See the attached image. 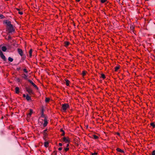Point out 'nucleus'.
<instances>
[{
	"label": "nucleus",
	"mask_w": 155,
	"mask_h": 155,
	"mask_svg": "<svg viewBox=\"0 0 155 155\" xmlns=\"http://www.w3.org/2000/svg\"><path fill=\"white\" fill-rule=\"evenodd\" d=\"M69 106L68 104H62L61 110L63 112H66L67 108H69Z\"/></svg>",
	"instance_id": "obj_1"
},
{
	"label": "nucleus",
	"mask_w": 155,
	"mask_h": 155,
	"mask_svg": "<svg viewBox=\"0 0 155 155\" xmlns=\"http://www.w3.org/2000/svg\"><path fill=\"white\" fill-rule=\"evenodd\" d=\"M3 23L6 25L10 28H12L13 26L11 24V22L8 20H5L4 21Z\"/></svg>",
	"instance_id": "obj_2"
},
{
	"label": "nucleus",
	"mask_w": 155,
	"mask_h": 155,
	"mask_svg": "<svg viewBox=\"0 0 155 155\" xmlns=\"http://www.w3.org/2000/svg\"><path fill=\"white\" fill-rule=\"evenodd\" d=\"M8 32L9 34V35L8 37V39H11V37L10 36V34L15 33V30H8Z\"/></svg>",
	"instance_id": "obj_3"
},
{
	"label": "nucleus",
	"mask_w": 155,
	"mask_h": 155,
	"mask_svg": "<svg viewBox=\"0 0 155 155\" xmlns=\"http://www.w3.org/2000/svg\"><path fill=\"white\" fill-rule=\"evenodd\" d=\"M25 89L26 91L30 94H33L32 89L30 87H26Z\"/></svg>",
	"instance_id": "obj_4"
},
{
	"label": "nucleus",
	"mask_w": 155,
	"mask_h": 155,
	"mask_svg": "<svg viewBox=\"0 0 155 155\" xmlns=\"http://www.w3.org/2000/svg\"><path fill=\"white\" fill-rule=\"evenodd\" d=\"M62 139L63 141L66 143H69L70 142V140L68 137H63L62 138Z\"/></svg>",
	"instance_id": "obj_5"
},
{
	"label": "nucleus",
	"mask_w": 155,
	"mask_h": 155,
	"mask_svg": "<svg viewBox=\"0 0 155 155\" xmlns=\"http://www.w3.org/2000/svg\"><path fill=\"white\" fill-rule=\"evenodd\" d=\"M48 130L47 129H45L44 130L42 133L44 135L43 138L45 139L48 136V134L46 133V132Z\"/></svg>",
	"instance_id": "obj_6"
},
{
	"label": "nucleus",
	"mask_w": 155,
	"mask_h": 155,
	"mask_svg": "<svg viewBox=\"0 0 155 155\" xmlns=\"http://www.w3.org/2000/svg\"><path fill=\"white\" fill-rule=\"evenodd\" d=\"M28 81L30 82L38 90V89L37 86L31 81L29 79L28 80Z\"/></svg>",
	"instance_id": "obj_7"
},
{
	"label": "nucleus",
	"mask_w": 155,
	"mask_h": 155,
	"mask_svg": "<svg viewBox=\"0 0 155 155\" xmlns=\"http://www.w3.org/2000/svg\"><path fill=\"white\" fill-rule=\"evenodd\" d=\"M18 51L20 56H22L23 55V52L21 49L20 48H18Z\"/></svg>",
	"instance_id": "obj_8"
},
{
	"label": "nucleus",
	"mask_w": 155,
	"mask_h": 155,
	"mask_svg": "<svg viewBox=\"0 0 155 155\" xmlns=\"http://www.w3.org/2000/svg\"><path fill=\"white\" fill-rule=\"evenodd\" d=\"M44 121V123L43 124V126L44 127H45L47 125V124H48V123L47 119L46 118H45Z\"/></svg>",
	"instance_id": "obj_9"
},
{
	"label": "nucleus",
	"mask_w": 155,
	"mask_h": 155,
	"mask_svg": "<svg viewBox=\"0 0 155 155\" xmlns=\"http://www.w3.org/2000/svg\"><path fill=\"white\" fill-rule=\"evenodd\" d=\"M22 77L25 80H27L28 81V79L27 78L28 76L26 75L25 74H23L22 75Z\"/></svg>",
	"instance_id": "obj_10"
},
{
	"label": "nucleus",
	"mask_w": 155,
	"mask_h": 155,
	"mask_svg": "<svg viewBox=\"0 0 155 155\" xmlns=\"http://www.w3.org/2000/svg\"><path fill=\"white\" fill-rule=\"evenodd\" d=\"M32 112H33V111H32V110L30 109V112L27 114V117H30L31 116Z\"/></svg>",
	"instance_id": "obj_11"
},
{
	"label": "nucleus",
	"mask_w": 155,
	"mask_h": 155,
	"mask_svg": "<svg viewBox=\"0 0 155 155\" xmlns=\"http://www.w3.org/2000/svg\"><path fill=\"white\" fill-rule=\"evenodd\" d=\"M128 31H127L128 32H130L133 34V33L134 34H135V30H128Z\"/></svg>",
	"instance_id": "obj_12"
},
{
	"label": "nucleus",
	"mask_w": 155,
	"mask_h": 155,
	"mask_svg": "<svg viewBox=\"0 0 155 155\" xmlns=\"http://www.w3.org/2000/svg\"><path fill=\"white\" fill-rule=\"evenodd\" d=\"M15 93L16 94H18L19 93V88L18 87H16L15 88Z\"/></svg>",
	"instance_id": "obj_13"
},
{
	"label": "nucleus",
	"mask_w": 155,
	"mask_h": 155,
	"mask_svg": "<svg viewBox=\"0 0 155 155\" xmlns=\"http://www.w3.org/2000/svg\"><path fill=\"white\" fill-rule=\"evenodd\" d=\"M65 84H66L67 86H68L69 85V83H70V81L67 80V79H65Z\"/></svg>",
	"instance_id": "obj_14"
},
{
	"label": "nucleus",
	"mask_w": 155,
	"mask_h": 155,
	"mask_svg": "<svg viewBox=\"0 0 155 155\" xmlns=\"http://www.w3.org/2000/svg\"><path fill=\"white\" fill-rule=\"evenodd\" d=\"M69 44V42L65 41L64 42V46L66 47H67Z\"/></svg>",
	"instance_id": "obj_15"
},
{
	"label": "nucleus",
	"mask_w": 155,
	"mask_h": 155,
	"mask_svg": "<svg viewBox=\"0 0 155 155\" xmlns=\"http://www.w3.org/2000/svg\"><path fill=\"white\" fill-rule=\"evenodd\" d=\"M0 57L2 58L3 59L4 61H5L6 60V58L5 55L3 54L2 55L0 56Z\"/></svg>",
	"instance_id": "obj_16"
},
{
	"label": "nucleus",
	"mask_w": 155,
	"mask_h": 155,
	"mask_svg": "<svg viewBox=\"0 0 155 155\" xmlns=\"http://www.w3.org/2000/svg\"><path fill=\"white\" fill-rule=\"evenodd\" d=\"M26 100L28 101H29L30 100H31V97L30 96H29L28 94H27L26 95Z\"/></svg>",
	"instance_id": "obj_17"
},
{
	"label": "nucleus",
	"mask_w": 155,
	"mask_h": 155,
	"mask_svg": "<svg viewBox=\"0 0 155 155\" xmlns=\"http://www.w3.org/2000/svg\"><path fill=\"white\" fill-rule=\"evenodd\" d=\"M117 151L123 153H124V152L123 150H121L119 148H117Z\"/></svg>",
	"instance_id": "obj_18"
},
{
	"label": "nucleus",
	"mask_w": 155,
	"mask_h": 155,
	"mask_svg": "<svg viewBox=\"0 0 155 155\" xmlns=\"http://www.w3.org/2000/svg\"><path fill=\"white\" fill-rule=\"evenodd\" d=\"M7 50V48L5 46H3L2 47V50L3 51L5 52Z\"/></svg>",
	"instance_id": "obj_19"
},
{
	"label": "nucleus",
	"mask_w": 155,
	"mask_h": 155,
	"mask_svg": "<svg viewBox=\"0 0 155 155\" xmlns=\"http://www.w3.org/2000/svg\"><path fill=\"white\" fill-rule=\"evenodd\" d=\"M49 143L48 142H45L44 143V146L45 147H48V146Z\"/></svg>",
	"instance_id": "obj_20"
},
{
	"label": "nucleus",
	"mask_w": 155,
	"mask_h": 155,
	"mask_svg": "<svg viewBox=\"0 0 155 155\" xmlns=\"http://www.w3.org/2000/svg\"><path fill=\"white\" fill-rule=\"evenodd\" d=\"M41 117H43V118H46L45 116V115L44 114V112H43V110H42V111H41Z\"/></svg>",
	"instance_id": "obj_21"
},
{
	"label": "nucleus",
	"mask_w": 155,
	"mask_h": 155,
	"mask_svg": "<svg viewBox=\"0 0 155 155\" xmlns=\"http://www.w3.org/2000/svg\"><path fill=\"white\" fill-rule=\"evenodd\" d=\"M60 131L61 132H63V133L61 134V135L62 136H64L65 134V132L64 130L62 129H61Z\"/></svg>",
	"instance_id": "obj_22"
},
{
	"label": "nucleus",
	"mask_w": 155,
	"mask_h": 155,
	"mask_svg": "<svg viewBox=\"0 0 155 155\" xmlns=\"http://www.w3.org/2000/svg\"><path fill=\"white\" fill-rule=\"evenodd\" d=\"M101 76L100 77L103 79H104L105 78V75L103 74H101Z\"/></svg>",
	"instance_id": "obj_23"
},
{
	"label": "nucleus",
	"mask_w": 155,
	"mask_h": 155,
	"mask_svg": "<svg viewBox=\"0 0 155 155\" xmlns=\"http://www.w3.org/2000/svg\"><path fill=\"white\" fill-rule=\"evenodd\" d=\"M16 81L20 83L21 82V80L19 78H15Z\"/></svg>",
	"instance_id": "obj_24"
},
{
	"label": "nucleus",
	"mask_w": 155,
	"mask_h": 155,
	"mask_svg": "<svg viewBox=\"0 0 155 155\" xmlns=\"http://www.w3.org/2000/svg\"><path fill=\"white\" fill-rule=\"evenodd\" d=\"M150 125L152 126L153 128H155V124L154 123L152 122L150 124Z\"/></svg>",
	"instance_id": "obj_25"
},
{
	"label": "nucleus",
	"mask_w": 155,
	"mask_h": 155,
	"mask_svg": "<svg viewBox=\"0 0 155 155\" xmlns=\"http://www.w3.org/2000/svg\"><path fill=\"white\" fill-rule=\"evenodd\" d=\"M50 100V99L48 97H46L45 101L46 102H49Z\"/></svg>",
	"instance_id": "obj_26"
},
{
	"label": "nucleus",
	"mask_w": 155,
	"mask_h": 155,
	"mask_svg": "<svg viewBox=\"0 0 155 155\" xmlns=\"http://www.w3.org/2000/svg\"><path fill=\"white\" fill-rule=\"evenodd\" d=\"M32 49H31L29 51V55L30 57H31L32 56Z\"/></svg>",
	"instance_id": "obj_27"
},
{
	"label": "nucleus",
	"mask_w": 155,
	"mask_h": 155,
	"mask_svg": "<svg viewBox=\"0 0 155 155\" xmlns=\"http://www.w3.org/2000/svg\"><path fill=\"white\" fill-rule=\"evenodd\" d=\"M8 61L10 62H12L13 60V59L12 58H11V57H9L8 58Z\"/></svg>",
	"instance_id": "obj_28"
},
{
	"label": "nucleus",
	"mask_w": 155,
	"mask_h": 155,
	"mask_svg": "<svg viewBox=\"0 0 155 155\" xmlns=\"http://www.w3.org/2000/svg\"><path fill=\"white\" fill-rule=\"evenodd\" d=\"M120 68L119 66H116L115 68V71H117Z\"/></svg>",
	"instance_id": "obj_29"
},
{
	"label": "nucleus",
	"mask_w": 155,
	"mask_h": 155,
	"mask_svg": "<svg viewBox=\"0 0 155 155\" xmlns=\"http://www.w3.org/2000/svg\"><path fill=\"white\" fill-rule=\"evenodd\" d=\"M5 18V16L2 15L0 14V18L2 19Z\"/></svg>",
	"instance_id": "obj_30"
},
{
	"label": "nucleus",
	"mask_w": 155,
	"mask_h": 155,
	"mask_svg": "<svg viewBox=\"0 0 155 155\" xmlns=\"http://www.w3.org/2000/svg\"><path fill=\"white\" fill-rule=\"evenodd\" d=\"M93 137H94V138L95 139H97L98 138V137L96 135H94Z\"/></svg>",
	"instance_id": "obj_31"
},
{
	"label": "nucleus",
	"mask_w": 155,
	"mask_h": 155,
	"mask_svg": "<svg viewBox=\"0 0 155 155\" xmlns=\"http://www.w3.org/2000/svg\"><path fill=\"white\" fill-rule=\"evenodd\" d=\"M83 76H84L86 74V71H83L82 73Z\"/></svg>",
	"instance_id": "obj_32"
},
{
	"label": "nucleus",
	"mask_w": 155,
	"mask_h": 155,
	"mask_svg": "<svg viewBox=\"0 0 155 155\" xmlns=\"http://www.w3.org/2000/svg\"><path fill=\"white\" fill-rule=\"evenodd\" d=\"M150 155H155V150H153L151 154Z\"/></svg>",
	"instance_id": "obj_33"
},
{
	"label": "nucleus",
	"mask_w": 155,
	"mask_h": 155,
	"mask_svg": "<svg viewBox=\"0 0 155 155\" xmlns=\"http://www.w3.org/2000/svg\"><path fill=\"white\" fill-rule=\"evenodd\" d=\"M107 1V0H101V2L102 3H104L106 2Z\"/></svg>",
	"instance_id": "obj_34"
},
{
	"label": "nucleus",
	"mask_w": 155,
	"mask_h": 155,
	"mask_svg": "<svg viewBox=\"0 0 155 155\" xmlns=\"http://www.w3.org/2000/svg\"><path fill=\"white\" fill-rule=\"evenodd\" d=\"M23 71L24 72H25L26 73H28V71H27V69L25 68H24L23 69Z\"/></svg>",
	"instance_id": "obj_35"
},
{
	"label": "nucleus",
	"mask_w": 155,
	"mask_h": 155,
	"mask_svg": "<svg viewBox=\"0 0 155 155\" xmlns=\"http://www.w3.org/2000/svg\"><path fill=\"white\" fill-rule=\"evenodd\" d=\"M69 148H64V150L66 152L67 151L69 150Z\"/></svg>",
	"instance_id": "obj_36"
},
{
	"label": "nucleus",
	"mask_w": 155,
	"mask_h": 155,
	"mask_svg": "<svg viewBox=\"0 0 155 155\" xmlns=\"http://www.w3.org/2000/svg\"><path fill=\"white\" fill-rule=\"evenodd\" d=\"M97 153L96 152H94V153H92L91 155H96L97 154Z\"/></svg>",
	"instance_id": "obj_37"
},
{
	"label": "nucleus",
	"mask_w": 155,
	"mask_h": 155,
	"mask_svg": "<svg viewBox=\"0 0 155 155\" xmlns=\"http://www.w3.org/2000/svg\"><path fill=\"white\" fill-rule=\"evenodd\" d=\"M3 54L2 51L1 50H0V56L2 55Z\"/></svg>",
	"instance_id": "obj_38"
},
{
	"label": "nucleus",
	"mask_w": 155,
	"mask_h": 155,
	"mask_svg": "<svg viewBox=\"0 0 155 155\" xmlns=\"http://www.w3.org/2000/svg\"><path fill=\"white\" fill-rule=\"evenodd\" d=\"M18 13H19V14H20L21 15H22L23 14V13L22 12H19V11L18 12Z\"/></svg>",
	"instance_id": "obj_39"
},
{
	"label": "nucleus",
	"mask_w": 155,
	"mask_h": 155,
	"mask_svg": "<svg viewBox=\"0 0 155 155\" xmlns=\"http://www.w3.org/2000/svg\"><path fill=\"white\" fill-rule=\"evenodd\" d=\"M53 154L54 155H56V151H54L53 152Z\"/></svg>",
	"instance_id": "obj_40"
},
{
	"label": "nucleus",
	"mask_w": 155,
	"mask_h": 155,
	"mask_svg": "<svg viewBox=\"0 0 155 155\" xmlns=\"http://www.w3.org/2000/svg\"><path fill=\"white\" fill-rule=\"evenodd\" d=\"M62 147H60L58 148V150H60V151L61 150H62Z\"/></svg>",
	"instance_id": "obj_41"
},
{
	"label": "nucleus",
	"mask_w": 155,
	"mask_h": 155,
	"mask_svg": "<svg viewBox=\"0 0 155 155\" xmlns=\"http://www.w3.org/2000/svg\"><path fill=\"white\" fill-rule=\"evenodd\" d=\"M59 145L60 146H61L62 145V143H59Z\"/></svg>",
	"instance_id": "obj_42"
},
{
	"label": "nucleus",
	"mask_w": 155,
	"mask_h": 155,
	"mask_svg": "<svg viewBox=\"0 0 155 155\" xmlns=\"http://www.w3.org/2000/svg\"><path fill=\"white\" fill-rule=\"evenodd\" d=\"M23 97H26V96L25 94H23Z\"/></svg>",
	"instance_id": "obj_43"
},
{
	"label": "nucleus",
	"mask_w": 155,
	"mask_h": 155,
	"mask_svg": "<svg viewBox=\"0 0 155 155\" xmlns=\"http://www.w3.org/2000/svg\"><path fill=\"white\" fill-rule=\"evenodd\" d=\"M20 69V68H17V70L18 71H19Z\"/></svg>",
	"instance_id": "obj_44"
},
{
	"label": "nucleus",
	"mask_w": 155,
	"mask_h": 155,
	"mask_svg": "<svg viewBox=\"0 0 155 155\" xmlns=\"http://www.w3.org/2000/svg\"><path fill=\"white\" fill-rule=\"evenodd\" d=\"M81 0H75L77 2H79Z\"/></svg>",
	"instance_id": "obj_45"
},
{
	"label": "nucleus",
	"mask_w": 155,
	"mask_h": 155,
	"mask_svg": "<svg viewBox=\"0 0 155 155\" xmlns=\"http://www.w3.org/2000/svg\"><path fill=\"white\" fill-rule=\"evenodd\" d=\"M117 134L118 135V136H120V134H119V133H117Z\"/></svg>",
	"instance_id": "obj_46"
},
{
	"label": "nucleus",
	"mask_w": 155,
	"mask_h": 155,
	"mask_svg": "<svg viewBox=\"0 0 155 155\" xmlns=\"http://www.w3.org/2000/svg\"><path fill=\"white\" fill-rule=\"evenodd\" d=\"M69 146V144H67V146H66L67 147H68Z\"/></svg>",
	"instance_id": "obj_47"
},
{
	"label": "nucleus",
	"mask_w": 155,
	"mask_h": 155,
	"mask_svg": "<svg viewBox=\"0 0 155 155\" xmlns=\"http://www.w3.org/2000/svg\"><path fill=\"white\" fill-rule=\"evenodd\" d=\"M16 9H17L18 11H19V9H18V8H16Z\"/></svg>",
	"instance_id": "obj_48"
},
{
	"label": "nucleus",
	"mask_w": 155,
	"mask_h": 155,
	"mask_svg": "<svg viewBox=\"0 0 155 155\" xmlns=\"http://www.w3.org/2000/svg\"><path fill=\"white\" fill-rule=\"evenodd\" d=\"M74 31V33L75 32V31Z\"/></svg>",
	"instance_id": "obj_49"
},
{
	"label": "nucleus",
	"mask_w": 155,
	"mask_h": 155,
	"mask_svg": "<svg viewBox=\"0 0 155 155\" xmlns=\"http://www.w3.org/2000/svg\"><path fill=\"white\" fill-rule=\"evenodd\" d=\"M92 31H93V32H94V31L93 30H92Z\"/></svg>",
	"instance_id": "obj_50"
}]
</instances>
